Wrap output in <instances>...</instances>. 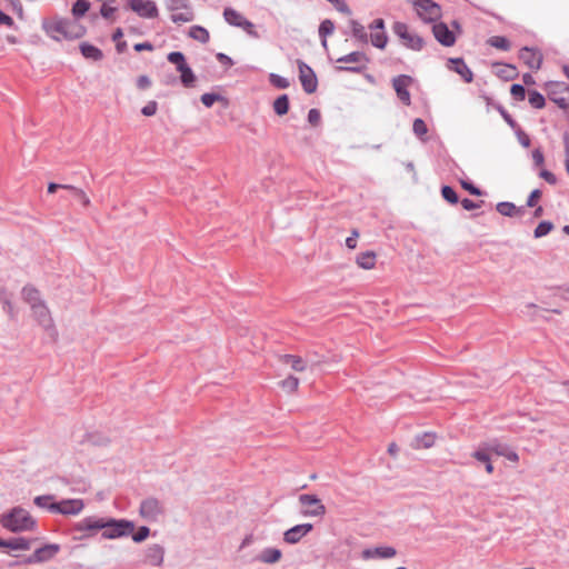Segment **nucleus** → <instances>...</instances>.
Listing matches in <instances>:
<instances>
[{
	"label": "nucleus",
	"instance_id": "obj_4",
	"mask_svg": "<svg viewBox=\"0 0 569 569\" xmlns=\"http://www.w3.org/2000/svg\"><path fill=\"white\" fill-rule=\"evenodd\" d=\"M166 7L170 11L173 23L183 24L193 21L194 12L189 0H167Z\"/></svg>",
	"mask_w": 569,
	"mask_h": 569
},
{
	"label": "nucleus",
	"instance_id": "obj_20",
	"mask_svg": "<svg viewBox=\"0 0 569 569\" xmlns=\"http://www.w3.org/2000/svg\"><path fill=\"white\" fill-rule=\"evenodd\" d=\"M432 32L437 41L445 47H451L456 42L455 33L443 22L436 23L432 27Z\"/></svg>",
	"mask_w": 569,
	"mask_h": 569
},
{
	"label": "nucleus",
	"instance_id": "obj_22",
	"mask_svg": "<svg viewBox=\"0 0 569 569\" xmlns=\"http://www.w3.org/2000/svg\"><path fill=\"white\" fill-rule=\"evenodd\" d=\"M397 555V550L390 546H380L376 548L365 549L361 553L363 559H372V558H382L389 559L393 558Z\"/></svg>",
	"mask_w": 569,
	"mask_h": 569
},
{
	"label": "nucleus",
	"instance_id": "obj_42",
	"mask_svg": "<svg viewBox=\"0 0 569 569\" xmlns=\"http://www.w3.org/2000/svg\"><path fill=\"white\" fill-rule=\"evenodd\" d=\"M280 387L287 392V393H292L295 391H297L298 387H299V379L293 377V376H289L287 377L286 379H283L281 382H280Z\"/></svg>",
	"mask_w": 569,
	"mask_h": 569
},
{
	"label": "nucleus",
	"instance_id": "obj_27",
	"mask_svg": "<svg viewBox=\"0 0 569 569\" xmlns=\"http://www.w3.org/2000/svg\"><path fill=\"white\" fill-rule=\"evenodd\" d=\"M281 557L282 552L280 549L266 548L260 552L258 559L263 563L272 565L278 562L281 559Z\"/></svg>",
	"mask_w": 569,
	"mask_h": 569
},
{
	"label": "nucleus",
	"instance_id": "obj_47",
	"mask_svg": "<svg viewBox=\"0 0 569 569\" xmlns=\"http://www.w3.org/2000/svg\"><path fill=\"white\" fill-rule=\"evenodd\" d=\"M168 61L177 66V70L179 71L181 67H184L186 59L181 52L174 51L168 54Z\"/></svg>",
	"mask_w": 569,
	"mask_h": 569
},
{
	"label": "nucleus",
	"instance_id": "obj_46",
	"mask_svg": "<svg viewBox=\"0 0 569 569\" xmlns=\"http://www.w3.org/2000/svg\"><path fill=\"white\" fill-rule=\"evenodd\" d=\"M553 229V224L550 221H541L535 229V237L541 238L547 236Z\"/></svg>",
	"mask_w": 569,
	"mask_h": 569
},
{
	"label": "nucleus",
	"instance_id": "obj_21",
	"mask_svg": "<svg viewBox=\"0 0 569 569\" xmlns=\"http://www.w3.org/2000/svg\"><path fill=\"white\" fill-rule=\"evenodd\" d=\"M21 297L22 300L30 307V310H33L36 307L44 302L40 291L31 284H27L22 288Z\"/></svg>",
	"mask_w": 569,
	"mask_h": 569
},
{
	"label": "nucleus",
	"instance_id": "obj_32",
	"mask_svg": "<svg viewBox=\"0 0 569 569\" xmlns=\"http://www.w3.org/2000/svg\"><path fill=\"white\" fill-rule=\"evenodd\" d=\"M481 445L485 447V450L490 452V455L495 453L497 456H502V457L505 456L507 449L509 448V446L501 443L497 440L482 442Z\"/></svg>",
	"mask_w": 569,
	"mask_h": 569
},
{
	"label": "nucleus",
	"instance_id": "obj_59",
	"mask_svg": "<svg viewBox=\"0 0 569 569\" xmlns=\"http://www.w3.org/2000/svg\"><path fill=\"white\" fill-rule=\"evenodd\" d=\"M540 177L542 179H545L547 182H549L550 184H555L557 182L556 176L548 170H541Z\"/></svg>",
	"mask_w": 569,
	"mask_h": 569
},
{
	"label": "nucleus",
	"instance_id": "obj_53",
	"mask_svg": "<svg viewBox=\"0 0 569 569\" xmlns=\"http://www.w3.org/2000/svg\"><path fill=\"white\" fill-rule=\"evenodd\" d=\"M270 81L273 86H276L277 88H280V89H286L290 84L288 79L283 78L281 76L274 74V73L270 74Z\"/></svg>",
	"mask_w": 569,
	"mask_h": 569
},
{
	"label": "nucleus",
	"instance_id": "obj_43",
	"mask_svg": "<svg viewBox=\"0 0 569 569\" xmlns=\"http://www.w3.org/2000/svg\"><path fill=\"white\" fill-rule=\"evenodd\" d=\"M529 103L531 107L536 109H541L545 107L546 100L545 97L538 91H530L528 96Z\"/></svg>",
	"mask_w": 569,
	"mask_h": 569
},
{
	"label": "nucleus",
	"instance_id": "obj_10",
	"mask_svg": "<svg viewBox=\"0 0 569 569\" xmlns=\"http://www.w3.org/2000/svg\"><path fill=\"white\" fill-rule=\"evenodd\" d=\"M84 508L83 500L81 499H66L58 503L50 506V511L61 513L64 516L79 515Z\"/></svg>",
	"mask_w": 569,
	"mask_h": 569
},
{
	"label": "nucleus",
	"instance_id": "obj_41",
	"mask_svg": "<svg viewBox=\"0 0 569 569\" xmlns=\"http://www.w3.org/2000/svg\"><path fill=\"white\" fill-rule=\"evenodd\" d=\"M179 72H180L181 82L186 87H191L196 80V77H194L192 70L190 69V67L188 64H186L184 67L180 68Z\"/></svg>",
	"mask_w": 569,
	"mask_h": 569
},
{
	"label": "nucleus",
	"instance_id": "obj_48",
	"mask_svg": "<svg viewBox=\"0 0 569 569\" xmlns=\"http://www.w3.org/2000/svg\"><path fill=\"white\" fill-rule=\"evenodd\" d=\"M52 500H53V497L47 495V496H38L34 498L33 501H34V505L38 506L39 508H46V509L50 510V506L56 503Z\"/></svg>",
	"mask_w": 569,
	"mask_h": 569
},
{
	"label": "nucleus",
	"instance_id": "obj_35",
	"mask_svg": "<svg viewBox=\"0 0 569 569\" xmlns=\"http://www.w3.org/2000/svg\"><path fill=\"white\" fill-rule=\"evenodd\" d=\"M350 28H351V33H352V36L355 38H357L359 41H361L363 43H367L368 36H367V32H366L365 27L362 24H360L356 20H351L350 21Z\"/></svg>",
	"mask_w": 569,
	"mask_h": 569
},
{
	"label": "nucleus",
	"instance_id": "obj_17",
	"mask_svg": "<svg viewBox=\"0 0 569 569\" xmlns=\"http://www.w3.org/2000/svg\"><path fill=\"white\" fill-rule=\"evenodd\" d=\"M313 526L311 523H300L286 530L283 533V541L289 545L298 543L303 537L311 532Z\"/></svg>",
	"mask_w": 569,
	"mask_h": 569
},
{
	"label": "nucleus",
	"instance_id": "obj_50",
	"mask_svg": "<svg viewBox=\"0 0 569 569\" xmlns=\"http://www.w3.org/2000/svg\"><path fill=\"white\" fill-rule=\"evenodd\" d=\"M223 98L217 93H203L201 96V102L207 107L210 108L213 106L214 102L222 100Z\"/></svg>",
	"mask_w": 569,
	"mask_h": 569
},
{
	"label": "nucleus",
	"instance_id": "obj_13",
	"mask_svg": "<svg viewBox=\"0 0 569 569\" xmlns=\"http://www.w3.org/2000/svg\"><path fill=\"white\" fill-rule=\"evenodd\" d=\"M60 551V546L57 543H47L41 548L34 550V552L29 557V563H42L50 561L56 557V555Z\"/></svg>",
	"mask_w": 569,
	"mask_h": 569
},
{
	"label": "nucleus",
	"instance_id": "obj_18",
	"mask_svg": "<svg viewBox=\"0 0 569 569\" xmlns=\"http://www.w3.org/2000/svg\"><path fill=\"white\" fill-rule=\"evenodd\" d=\"M519 58L530 69L538 70L542 63V54L535 48L523 47L519 51Z\"/></svg>",
	"mask_w": 569,
	"mask_h": 569
},
{
	"label": "nucleus",
	"instance_id": "obj_31",
	"mask_svg": "<svg viewBox=\"0 0 569 569\" xmlns=\"http://www.w3.org/2000/svg\"><path fill=\"white\" fill-rule=\"evenodd\" d=\"M80 51L84 58L94 61L101 60L103 57L102 51L100 49L86 42L80 44Z\"/></svg>",
	"mask_w": 569,
	"mask_h": 569
},
{
	"label": "nucleus",
	"instance_id": "obj_29",
	"mask_svg": "<svg viewBox=\"0 0 569 569\" xmlns=\"http://www.w3.org/2000/svg\"><path fill=\"white\" fill-rule=\"evenodd\" d=\"M282 362L288 365L292 370L297 372H302L307 369L308 363L301 357L293 355H284L282 357Z\"/></svg>",
	"mask_w": 569,
	"mask_h": 569
},
{
	"label": "nucleus",
	"instance_id": "obj_26",
	"mask_svg": "<svg viewBox=\"0 0 569 569\" xmlns=\"http://www.w3.org/2000/svg\"><path fill=\"white\" fill-rule=\"evenodd\" d=\"M479 462L485 463L487 473L491 475L493 472V466L491 463V455L489 451L485 450V447L480 443L478 448L471 455Z\"/></svg>",
	"mask_w": 569,
	"mask_h": 569
},
{
	"label": "nucleus",
	"instance_id": "obj_57",
	"mask_svg": "<svg viewBox=\"0 0 569 569\" xmlns=\"http://www.w3.org/2000/svg\"><path fill=\"white\" fill-rule=\"evenodd\" d=\"M151 86V80L147 76H140L137 79V87L141 90L148 89Z\"/></svg>",
	"mask_w": 569,
	"mask_h": 569
},
{
	"label": "nucleus",
	"instance_id": "obj_38",
	"mask_svg": "<svg viewBox=\"0 0 569 569\" xmlns=\"http://www.w3.org/2000/svg\"><path fill=\"white\" fill-rule=\"evenodd\" d=\"M90 9L88 0H77L72 6V14L76 19L83 17Z\"/></svg>",
	"mask_w": 569,
	"mask_h": 569
},
{
	"label": "nucleus",
	"instance_id": "obj_25",
	"mask_svg": "<svg viewBox=\"0 0 569 569\" xmlns=\"http://www.w3.org/2000/svg\"><path fill=\"white\" fill-rule=\"evenodd\" d=\"M104 522H106L104 518L87 517V518L82 519L77 525V529L80 531H84V530H102L103 531V527H106Z\"/></svg>",
	"mask_w": 569,
	"mask_h": 569
},
{
	"label": "nucleus",
	"instance_id": "obj_8",
	"mask_svg": "<svg viewBox=\"0 0 569 569\" xmlns=\"http://www.w3.org/2000/svg\"><path fill=\"white\" fill-rule=\"evenodd\" d=\"M298 500L302 507H306L301 511L305 517H323L327 512L325 505L315 495H300Z\"/></svg>",
	"mask_w": 569,
	"mask_h": 569
},
{
	"label": "nucleus",
	"instance_id": "obj_37",
	"mask_svg": "<svg viewBox=\"0 0 569 569\" xmlns=\"http://www.w3.org/2000/svg\"><path fill=\"white\" fill-rule=\"evenodd\" d=\"M32 540L18 537L9 540V549L11 550H29L31 548Z\"/></svg>",
	"mask_w": 569,
	"mask_h": 569
},
{
	"label": "nucleus",
	"instance_id": "obj_51",
	"mask_svg": "<svg viewBox=\"0 0 569 569\" xmlns=\"http://www.w3.org/2000/svg\"><path fill=\"white\" fill-rule=\"evenodd\" d=\"M510 93L513 97V99L518 101H522L526 97V90L523 86L515 83L511 86Z\"/></svg>",
	"mask_w": 569,
	"mask_h": 569
},
{
	"label": "nucleus",
	"instance_id": "obj_19",
	"mask_svg": "<svg viewBox=\"0 0 569 569\" xmlns=\"http://www.w3.org/2000/svg\"><path fill=\"white\" fill-rule=\"evenodd\" d=\"M549 97L559 107L565 108L569 102V86L566 83H553L550 87Z\"/></svg>",
	"mask_w": 569,
	"mask_h": 569
},
{
	"label": "nucleus",
	"instance_id": "obj_36",
	"mask_svg": "<svg viewBox=\"0 0 569 569\" xmlns=\"http://www.w3.org/2000/svg\"><path fill=\"white\" fill-rule=\"evenodd\" d=\"M273 110L278 116H283L288 112L289 99L287 94H282L274 100Z\"/></svg>",
	"mask_w": 569,
	"mask_h": 569
},
{
	"label": "nucleus",
	"instance_id": "obj_5",
	"mask_svg": "<svg viewBox=\"0 0 569 569\" xmlns=\"http://www.w3.org/2000/svg\"><path fill=\"white\" fill-rule=\"evenodd\" d=\"M106 527H103L102 538L118 539L129 536L134 530V523L127 519H106Z\"/></svg>",
	"mask_w": 569,
	"mask_h": 569
},
{
	"label": "nucleus",
	"instance_id": "obj_56",
	"mask_svg": "<svg viewBox=\"0 0 569 569\" xmlns=\"http://www.w3.org/2000/svg\"><path fill=\"white\" fill-rule=\"evenodd\" d=\"M541 197V191L539 189H535L528 197L527 206L535 207L539 198Z\"/></svg>",
	"mask_w": 569,
	"mask_h": 569
},
{
	"label": "nucleus",
	"instance_id": "obj_23",
	"mask_svg": "<svg viewBox=\"0 0 569 569\" xmlns=\"http://www.w3.org/2000/svg\"><path fill=\"white\" fill-rule=\"evenodd\" d=\"M164 559V548L160 545H151L146 550V561L153 566L160 567Z\"/></svg>",
	"mask_w": 569,
	"mask_h": 569
},
{
	"label": "nucleus",
	"instance_id": "obj_34",
	"mask_svg": "<svg viewBox=\"0 0 569 569\" xmlns=\"http://www.w3.org/2000/svg\"><path fill=\"white\" fill-rule=\"evenodd\" d=\"M189 36L201 43H207L209 41L208 30L200 26L191 27L189 30Z\"/></svg>",
	"mask_w": 569,
	"mask_h": 569
},
{
	"label": "nucleus",
	"instance_id": "obj_6",
	"mask_svg": "<svg viewBox=\"0 0 569 569\" xmlns=\"http://www.w3.org/2000/svg\"><path fill=\"white\" fill-rule=\"evenodd\" d=\"M139 515L149 522H157L164 515V507L157 498L149 497L141 501Z\"/></svg>",
	"mask_w": 569,
	"mask_h": 569
},
{
	"label": "nucleus",
	"instance_id": "obj_60",
	"mask_svg": "<svg viewBox=\"0 0 569 569\" xmlns=\"http://www.w3.org/2000/svg\"><path fill=\"white\" fill-rule=\"evenodd\" d=\"M461 186L463 189L468 190L471 194H475V196L481 194L480 189H478L477 187H475L473 184H471L469 182L462 181Z\"/></svg>",
	"mask_w": 569,
	"mask_h": 569
},
{
	"label": "nucleus",
	"instance_id": "obj_62",
	"mask_svg": "<svg viewBox=\"0 0 569 569\" xmlns=\"http://www.w3.org/2000/svg\"><path fill=\"white\" fill-rule=\"evenodd\" d=\"M506 459H508L509 461L511 462H518L519 461V456L518 453L512 450L510 447L507 449L505 456H503Z\"/></svg>",
	"mask_w": 569,
	"mask_h": 569
},
{
	"label": "nucleus",
	"instance_id": "obj_16",
	"mask_svg": "<svg viewBox=\"0 0 569 569\" xmlns=\"http://www.w3.org/2000/svg\"><path fill=\"white\" fill-rule=\"evenodd\" d=\"M412 79L409 76H398L393 78L392 86L398 96V98L406 104L409 106L411 103L410 92L408 90L411 84Z\"/></svg>",
	"mask_w": 569,
	"mask_h": 569
},
{
	"label": "nucleus",
	"instance_id": "obj_55",
	"mask_svg": "<svg viewBox=\"0 0 569 569\" xmlns=\"http://www.w3.org/2000/svg\"><path fill=\"white\" fill-rule=\"evenodd\" d=\"M320 119H321V116H320V111L319 110H317V109L309 110V112H308V121L310 122V124L318 126L319 122H320Z\"/></svg>",
	"mask_w": 569,
	"mask_h": 569
},
{
	"label": "nucleus",
	"instance_id": "obj_54",
	"mask_svg": "<svg viewBox=\"0 0 569 569\" xmlns=\"http://www.w3.org/2000/svg\"><path fill=\"white\" fill-rule=\"evenodd\" d=\"M157 109H158V104L156 101H150L148 102L142 109H141V112L143 116L146 117H151L153 114H156L157 112Z\"/></svg>",
	"mask_w": 569,
	"mask_h": 569
},
{
	"label": "nucleus",
	"instance_id": "obj_63",
	"mask_svg": "<svg viewBox=\"0 0 569 569\" xmlns=\"http://www.w3.org/2000/svg\"><path fill=\"white\" fill-rule=\"evenodd\" d=\"M0 24L13 26V19L0 10Z\"/></svg>",
	"mask_w": 569,
	"mask_h": 569
},
{
	"label": "nucleus",
	"instance_id": "obj_39",
	"mask_svg": "<svg viewBox=\"0 0 569 569\" xmlns=\"http://www.w3.org/2000/svg\"><path fill=\"white\" fill-rule=\"evenodd\" d=\"M488 43L497 49L508 51L510 49V42L507 38L501 36H493L489 38Z\"/></svg>",
	"mask_w": 569,
	"mask_h": 569
},
{
	"label": "nucleus",
	"instance_id": "obj_33",
	"mask_svg": "<svg viewBox=\"0 0 569 569\" xmlns=\"http://www.w3.org/2000/svg\"><path fill=\"white\" fill-rule=\"evenodd\" d=\"M497 211L506 217H513L522 212L521 208H517L512 202H499Z\"/></svg>",
	"mask_w": 569,
	"mask_h": 569
},
{
	"label": "nucleus",
	"instance_id": "obj_3",
	"mask_svg": "<svg viewBox=\"0 0 569 569\" xmlns=\"http://www.w3.org/2000/svg\"><path fill=\"white\" fill-rule=\"evenodd\" d=\"M392 31L407 49L413 51L422 50L425 40L417 32L412 31L408 24L397 21L392 24Z\"/></svg>",
	"mask_w": 569,
	"mask_h": 569
},
{
	"label": "nucleus",
	"instance_id": "obj_61",
	"mask_svg": "<svg viewBox=\"0 0 569 569\" xmlns=\"http://www.w3.org/2000/svg\"><path fill=\"white\" fill-rule=\"evenodd\" d=\"M461 206L463 207L465 210H468V211L478 209L480 207L478 203H476L472 200L467 199V198L461 201Z\"/></svg>",
	"mask_w": 569,
	"mask_h": 569
},
{
	"label": "nucleus",
	"instance_id": "obj_40",
	"mask_svg": "<svg viewBox=\"0 0 569 569\" xmlns=\"http://www.w3.org/2000/svg\"><path fill=\"white\" fill-rule=\"evenodd\" d=\"M435 441H436L435 435H432V433H423V435L418 436L416 438V442H417L416 447L417 448L428 449V448H431L435 445Z\"/></svg>",
	"mask_w": 569,
	"mask_h": 569
},
{
	"label": "nucleus",
	"instance_id": "obj_7",
	"mask_svg": "<svg viewBox=\"0 0 569 569\" xmlns=\"http://www.w3.org/2000/svg\"><path fill=\"white\" fill-rule=\"evenodd\" d=\"M368 61L369 60L363 52L355 51L337 59L338 63H345L342 66H338L337 70L360 72L366 69Z\"/></svg>",
	"mask_w": 569,
	"mask_h": 569
},
{
	"label": "nucleus",
	"instance_id": "obj_11",
	"mask_svg": "<svg viewBox=\"0 0 569 569\" xmlns=\"http://www.w3.org/2000/svg\"><path fill=\"white\" fill-rule=\"evenodd\" d=\"M31 316L44 330L51 331L54 329L53 318L46 301L31 310Z\"/></svg>",
	"mask_w": 569,
	"mask_h": 569
},
{
	"label": "nucleus",
	"instance_id": "obj_28",
	"mask_svg": "<svg viewBox=\"0 0 569 569\" xmlns=\"http://www.w3.org/2000/svg\"><path fill=\"white\" fill-rule=\"evenodd\" d=\"M376 259L377 256L373 251H366L358 254L356 262L360 268L371 270L376 266Z\"/></svg>",
	"mask_w": 569,
	"mask_h": 569
},
{
	"label": "nucleus",
	"instance_id": "obj_64",
	"mask_svg": "<svg viewBox=\"0 0 569 569\" xmlns=\"http://www.w3.org/2000/svg\"><path fill=\"white\" fill-rule=\"evenodd\" d=\"M516 72V69L513 66L505 64L502 66V69L500 70V73L506 74V77L511 78Z\"/></svg>",
	"mask_w": 569,
	"mask_h": 569
},
{
	"label": "nucleus",
	"instance_id": "obj_49",
	"mask_svg": "<svg viewBox=\"0 0 569 569\" xmlns=\"http://www.w3.org/2000/svg\"><path fill=\"white\" fill-rule=\"evenodd\" d=\"M441 194L448 202L452 204H456L458 202V196L456 191L449 186L442 187Z\"/></svg>",
	"mask_w": 569,
	"mask_h": 569
},
{
	"label": "nucleus",
	"instance_id": "obj_2",
	"mask_svg": "<svg viewBox=\"0 0 569 569\" xmlns=\"http://www.w3.org/2000/svg\"><path fill=\"white\" fill-rule=\"evenodd\" d=\"M0 525L10 532H30L37 529V520L22 507H13L0 516Z\"/></svg>",
	"mask_w": 569,
	"mask_h": 569
},
{
	"label": "nucleus",
	"instance_id": "obj_52",
	"mask_svg": "<svg viewBox=\"0 0 569 569\" xmlns=\"http://www.w3.org/2000/svg\"><path fill=\"white\" fill-rule=\"evenodd\" d=\"M150 535V529L146 526H142L138 529V531L136 533H133L132 536V540L134 542H142L144 541Z\"/></svg>",
	"mask_w": 569,
	"mask_h": 569
},
{
	"label": "nucleus",
	"instance_id": "obj_45",
	"mask_svg": "<svg viewBox=\"0 0 569 569\" xmlns=\"http://www.w3.org/2000/svg\"><path fill=\"white\" fill-rule=\"evenodd\" d=\"M333 29H335V26H333V22L331 20H323L321 23H320V27H319V34L320 37L323 38V46H326V37L330 36L332 32H333Z\"/></svg>",
	"mask_w": 569,
	"mask_h": 569
},
{
	"label": "nucleus",
	"instance_id": "obj_9",
	"mask_svg": "<svg viewBox=\"0 0 569 569\" xmlns=\"http://www.w3.org/2000/svg\"><path fill=\"white\" fill-rule=\"evenodd\" d=\"M223 17L229 24L243 29L249 36L253 38L259 37L253 23L247 20L240 12L236 11L234 9L226 8L223 11Z\"/></svg>",
	"mask_w": 569,
	"mask_h": 569
},
{
	"label": "nucleus",
	"instance_id": "obj_1",
	"mask_svg": "<svg viewBox=\"0 0 569 569\" xmlns=\"http://www.w3.org/2000/svg\"><path fill=\"white\" fill-rule=\"evenodd\" d=\"M42 27L46 33L57 41L78 39L86 33V28L80 22L64 18L46 20Z\"/></svg>",
	"mask_w": 569,
	"mask_h": 569
},
{
	"label": "nucleus",
	"instance_id": "obj_24",
	"mask_svg": "<svg viewBox=\"0 0 569 569\" xmlns=\"http://www.w3.org/2000/svg\"><path fill=\"white\" fill-rule=\"evenodd\" d=\"M449 63H452L451 68L455 72L460 74L466 82H471L473 80V73L469 69V67L465 63L461 58H451L449 59Z\"/></svg>",
	"mask_w": 569,
	"mask_h": 569
},
{
	"label": "nucleus",
	"instance_id": "obj_58",
	"mask_svg": "<svg viewBox=\"0 0 569 569\" xmlns=\"http://www.w3.org/2000/svg\"><path fill=\"white\" fill-rule=\"evenodd\" d=\"M532 160L536 166H538V167L542 166L543 161H545L543 153L539 149H535L532 151Z\"/></svg>",
	"mask_w": 569,
	"mask_h": 569
},
{
	"label": "nucleus",
	"instance_id": "obj_15",
	"mask_svg": "<svg viewBox=\"0 0 569 569\" xmlns=\"http://www.w3.org/2000/svg\"><path fill=\"white\" fill-rule=\"evenodd\" d=\"M369 28L371 30L370 40H371L372 46H375L376 48H379V49H385L387 46V42H388V36L385 31L383 20L380 18L376 19L370 24Z\"/></svg>",
	"mask_w": 569,
	"mask_h": 569
},
{
	"label": "nucleus",
	"instance_id": "obj_14",
	"mask_svg": "<svg viewBox=\"0 0 569 569\" xmlns=\"http://www.w3.org/2000/svg\"><path fill=\"white\" fill-rule=\"evenodd\" d=\"M299 79L306 92L312 93L317 89V78L312 69L303 61H298Z\"/></svg>",
	"mask_w": 569,
	"mask_h": 569
},
{
	"label": "nucleus",
	"instance_id": "obj_30",
	"mask_svg": "<svg viewBox=\"0 0 569 569\" xmlns=\"http://www.w3.org/2000/svg\"><path fill=\"white\" fill-rule=\"evenodd\" d=\"M62 189L63 190H68L72 197L79 201L83 207H89L91 201H90V198L88 197V194L84 192V190H82L81 188H78L76 186H72V184H67V186H62Z\"/></svg>",
	"mask_w": 569,
	"mask_h": 569
},
{
	"label": "nucleus",
	"instance_id": "obj_12",
	"mask_svg": "<svg viewBox=\"0 0 569 569\" xmlns=\"http://www.w3.org/2000/svg\"><path fill=\"white\" fill-rule=\"evenodd\" d=\"M128 6L141 18H156L158 16V8L151 0H129Z\"/></svg>",
	"mask_w": 569,
	"mask_h": 569
},
{
	"label": "nucleus",
	"instance_id": "obj_44",
	"mask_svg": "<svg viewBox=\"0 0 569 569\" xmlns=\"http://www.w3.org/2000/svg\"><path fill=\"white\" fill-rule=\"evenodd\" d=\"M412 130L417 137L425 140V136L428 132V128L422 119H420V118L415 119L413 124H412Z\"/></svg>",
	"mask_w": 569,
	"mask_h": 569
}]
</instances>
